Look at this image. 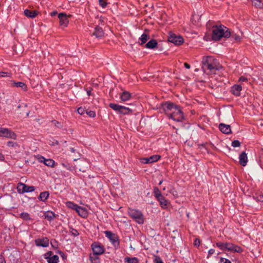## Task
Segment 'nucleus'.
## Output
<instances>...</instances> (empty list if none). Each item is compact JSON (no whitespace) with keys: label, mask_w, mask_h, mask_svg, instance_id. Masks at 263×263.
<instances>
[{"label":"nucleus","mask_w":263,"mask_h":263,"mask_svg":"<svg viewBox=\"0 0 263 263\" xmlns=\"http://www.w3.org/2000/svg\"><path fill=\"white\" fill-rule=\"evenodd\" d=\"M202 64V68L203 71L206 72L207 70H209V72H207L208 74L215 73L216 70L221 68L217 60L211 56L203 57Z\"/></svg>","instance_id":"nucleus-1"},{"label":"nucleus","mask_w":263,"mask_h":263,"mask_svg":"<svg viewBox=\"0 0 263 263\" xmlns=\"http://www.w3.org/2000/svg\"><path fill=\"white\" fill-rule=\"evenodd\" d=\"M230 36L229 29L224 25H215L213 27L212 38L213 41H218L222 37L228 38Z\"/></svg>","instance_id":"nucleus-2"},{"label":"nucleus","mask_w":263,"mask_h":263,"mask_svg":"<svg viewBox=\"0 0 263 263\" xmlns=\"http://www.w3.org/2000/svg\"><path fill=\"white\" fill-rule=\"evenodd\" d=\"M127 213L129 216L139 224H143L144 223V216L140 211L132 208H128Z\"/></svg>","instance_id":"nucleus-3"},{"label":"nucleus","mask_w":263,"mask_h":263,"mask_svg":"<svg viewBox=\"0 0 263 263\" xmlns=\"http://www.w3.org/2000/svg\"><path fill=\"white\" fill-rule=\"evenodd\" d=\"M109 106L113 110L122 115H127L134 111V110L129 107L120 105L117 104L110 103Z\"/></svg>","instance_id":"nucleus-4"},{"label":"nucleus","mask_w":263,"mask_h":263,"mask_svg":"<svg viewBox=\"0 0 263 263\" xmlns=\"http://www.w3.org/2000/svg\"><path fill=\"white\" fill-rule=\"evenodd\" d=\"M168 117L177 122L182 121L183 119V113L178 106L174 108V110L170 113Z\"/></svg>","instance_id":"nucleus-5"},{"label":"nucleus","mask_w":263,"mask_h":263,"mask_svg":"<svg viewBox=\"0 0 263 263\" xmlns=\"http://www.w3.org/2000/svg\"><path fill=\"white\" fill-rule=\"evenodd\" d=\"M105 236L108 238L113 246L117 248L119 246V239L118 236L110 231H105Z\"/></svg>","instance_id":"nucleus-6"},{"label":"nucleus","mask_w":263,"mask_h":263,"mask_svg":"<svg viewBox=\"0 0 263 263\" xmlns=\"http://www.w3.org/2000/svg\"><path fill=\"white\" fill-rule=\"evenodd\" d=\"M91 249L93 251V254L95 255H101L104 253L105 248L104 246L98 242H95L92 243L91 246Z\"/></svg>","instance_id":"nucleus-7"},{"label":"nucleus","mask_w":263,"mask_h":263,"mask_svg":"<svg viewBox=\"0 0 263 263\" xmlns=\"http://www.w3.org/2000/svg\"><path fill=\"white\" fill-rule=\"evenodd\" d=\"M0 137H4L12 139L16 138V134L7 128H0Z\"/></svg>","instance_id":"nucleus-8"},{"label":"nucleus","mask_w":263,"mask_h":263,"mask_svg":"<svg viewBox=\"0 0 263 263\" xmlns=\"http://www.w3.org/2000/svg\"><path fill=\"white\" fill-rule=\"evenodd\" d=\"M168 41L176 45H180L183 42V39L181 36H177L175 34L170 33L168 37Z\"/></svg>","instance_id":"nucleus-9"},{"label":"nucleus","mask_w":263,"mask_h":263,"mask_svg":"<svg viewBox=\"0 0 263 263\" xmlns=\"http://www.w3.org/2000/svg\"><path fill=\"white\" fill-rule=\"evenodd\" d=\"M18 192L21 193L33 192L35 187L33 186H28L23 183H20L17 186Z\"/></svg>","instance_id":"nucleus-10"},{"label":"nucleus","mask_w":263,"mask_h":263,"mask_svg":"<svg viewBox=\"0 0 263 263\" xmlns=\"http://www.w3.org/2000/svg\"><path fill=\"white\" fill-rule=\"evenodd\" d=\"M60 25L62 27H66L69 23L67 15L64 13H60L58 14Z\"/></svg>","instance_id":"nucleus-11"},{"label":"nucleus","mask_w":263,"mask_h":263,"mask_svg":"<svg viewBox=\"0 0 263 263\" xmlns=\"http://www.w3.org/2000/svg\"><path fill=\"white\" fill-rule=\"evenodd\" d=\"M160 159V156L158 155L152 156L148 158H143L141 159V162L143 164H149L157 162Z\"/></svg>","instance_id":"nucleus-12"},{"label":"nucleus","mask_w":263,"mask_h":263,"mask_svg":"<svg viewBox=\"0 0 263 263\" xmlns=\"http://www.w3.org/2000/svg\"><path fill=\"white\" fill-rule=\"evenodd\" d=\"M45 256L48 263H58L59 261V256L57 255H52V253L51 251L46 253Z\"/></svg>","instance_id":"nucleus-13"},{"label":"nucleus","mask_w":263,"mask_h":263,"mask_svg":"<svg viewBox=\"0 0 263 263\" xmlns=\"http://www.w3.org/2000/svg\"><path fill=\"white\" fill-rule=\"evenodd\" d=\"M35 243L39 247H47L49 246V240L47 237L38 238L35 240Z\"/></svg>","instance_id":"nucleus-14"},{"label":"nucleus","mask_w":263,"mask_h":263,"mask_svg":"<svg viewBox=\"0 0 263 263\" xmlns=\"http://www.w3.org/2000/svg\"><path fill=\"white\" fill-rule=\"evenodd\" d=\"M176 106H177L175 105V104L172 103H165L162 104V108L168 117L170 114L168 111L172 110H174V108Z\"/></svg>","instance_id":"nucleus-15"},{"label":"nucleus","mask_w":263,"mask_h":263,"mask_svg":"<svg viewBox=\"0 0 263 263\" xmlns=\"http://www.w3.org/2000/svg\"><path fill=\"white\" fill-rule=\"evenodd\" d=\"M39 160L40 162H43L45 165L48 166L53 167L55 164L54 161L51 159H46L43 156L39 158Z\"/></svg>","instance_id":"nucleus-16"},{"label":"nucleus","mask_w":263,"mask_h":263,"mask_svg":"<svg viewBox=\"0 0 263 263\" xmlns=\"http://www.w3.org/2000/svg\"><path fill=\"white\" fill-rule=\"evenodd\" d=\"M219 129L222 133L225 134H229L231 133V126L228 124L220 123L219 125Z\"/></svg>","instance_id":"nucleus-17"},{"label":"nucleus","mask_w":263,"mask_h":263,"mask_svg":"<svg viewBox=\"0 0 263 263\" xmlns=\"http://www.w3.org/2000/svg\"><path fill=\"white\" fill-rule=\"evenodd\" d=\"M77 213L80 215L81 217L83 218H86L87 217L88 212L85 208L78 206L77 209H76Z\"/></svg>","instance_id":"nucleus-18"},{"label":"nucleus","mask_w":263,"mask_h":263,"mask_svg":"<svg viewBox=\"0 0 263 263\" xmlns=\"http://www.w3.org/2000/svg\"><path fill=\"white\" fill-rule=\"evenodd\" d=\"M104 33L102 28L96 26L92 35L96 36L97 38H101L104 36Z\"/></svg>","instance_id":"nucleus-19"},{"label":"nucleus","mask_w":263,"mask_h":263,"mask_svg":"<svg viewBox=\"0 0 263 263\" xmlns=\"http://www.w3.org/2000/svg\"><path fill=\"white\" fill-rule=\"evenodd\" d=\"M24 13L27 17L33 18L36 17L39 12L36 10L31 11L29 9H25L24 11Z\"/></svg>","instance_id":"nucleus-20"},{"label":"nucleus","mask_w":263,"mask_h":263,"mask_svg":"<svg viewBox=\"0 0 263 263\" xmlns=\"http://www.w3.org/2000/svg\"><path fill=\"white\" fill-rule=\"evenodd\" d=\"M239 163L242 166H246L248 162L247 154L243 152L240 154L239 157Z\"/></svg>","instance_id":"nucleus-21"},{"label":"nucleus","mask_w":263,"mask_h":263,"mask_svg":"<svg viewBox=\"0 0 263 263\" xmlns=\"http://www.w3.org/2000/svg\"><path fill=\"white\" fill-rule=\"evenodd\" d=\"M229 246V248H228V251H232L233 252H238V253H240L241 252H242V249L238 246H236L234 244H233V243H229V245H228Z\"/></svg>","instance_id":"nucleus-22"},{"label":"nucleus","mask_w":263,"mask_h":263,"mask_svg":"<svg viewBox=\"0 0 263 263\" xmlns=\"http://www.w3.org/2000/svg\"><path fill=\"white\" fill-rule=\"evenodd\" d=\"M157 200L159 201L160 205L162 209H166L167 208L170 202L163 196L158 198Z\"/></svg>","instance_id":"nucleus-23"},{"label":"nucleus","mask_w":263,"mask_h":263,"mask_svg":"<svg viewBox=\"0 0 263 263\" xmlns=\"http://www.w3.org/2000/svg\"><path fill=\"white\" fill-rule=\"evenodd\" d=\"M242 90V87L240 85H234L232 87V92L235 96H239L240 91Z\"/></svg>","instance_id":"nucleus-24"},{"label":"nucleus","mask_w":263,"mask_h":263,"mask_svg":"<svg viewBox=\"0 0 263 263\" xmlns=\"http://www.w3.org/2000/svg\"><path fill=\"white\" fill-rule=\"evenodd\" d=\"M12 86L21 88L25 91L27 90V85L24 83L21 82H15L14 81H12Z\"/></svg>","instance_id":"nucleus-25"},{"label":"nucleus","mask_w":263,"mask_h":263,"mask_svg":"<svg viewBox=\"0 0 263 263\" xmlns=\"http://www.w3.org/2000/svg\"><path fill=\"white\" fill-rule=\"evenodd\" d=\"M131 97L132 94L127 91H123L120 95V99L123 102L129 100Z\"/></svg>","instance_id":"nucleus-26"},{"label":"nucleus","mask_w":263,"mask_h":263,"mask_svg":"<svg viewBox=\"0 0 263 263\" xmlns=\"http://www.w3.org/2000/svg\"><path fill=\"white\" fill-rule=\"evenodd\" d=\"M43 216L44 217L45 219H46L49 221H51L54 218L55 215L53 212L48 211L44 213Z\"/></svg>","instance_id":"nucleus-27"},{"label":"nucleus","mask_w":263,"mask_h":263,"mask_svg":"<svg viewBox=\"0 0 263 263\" xmlns=\"http://www.w3.org/2000/svg\"><path fill=\"white\" fill-rule=\"evenodd\" d=\"M158 43L156 40H150L145 45V47L148 49H154L157 45Z\"/></svg>","instance_id":"nucleus-28"},{"label":"nucleus","mask_w":263,"mask_h":263,"mask_svg":"<svg viewBox=\"0 0 263 263\" xmlns=\"http://www.w3.org/2000/svg\"><path fill=\"white\" fill-rule=\"evenodd\" d=\"M49 193L48 191L43 192L40 193L38 199L43 202H45L49 197Z\"/></svg>","instance_id":"nucleus-29"},{"label":"nucleus","mask_w":263,"mask_h":263,"mask_svg":"<svg viewBox=\"0 0 263 263\" xmlns=\"http://www.w3.org/2000/svg\"><path fill=\"white\" fill-rule=\"evenodd\" d=\"M148 39H149V35L146 33H144L139 38V40L141 42V43H140V45H142L144 44L148 41Z\"/></svg>","instance_id":"nucleus-30"},{"label":"nucleus","mask_w":263,"mask_h":263,"mask_svg":"<svg viewBox=\"0 0 263 263\" xmlns=\"http://www.w3.org/2000/svg\"><path fill=\"white\" fill-rule=\"evenodd\" d=\"M229 243L217 242L216 246L221 250L226 251L228 250Z\"/></svg>","instance_id":"nucleus-31"},{"label":"nucleus","mask_w":263,"mask_h":263,"mask_svg":"<svg viewBox=\"0 0 263 263\" xmlns=\"http://www.w3.org/2000/svg\"><path fill=\"white\" fill-rule=\"evenodd\" d=\"M154 195L155 197V198L158 199L159 198H161L162 197V195L161 194V191L159 190V189L157 187H155L154 188Z\"/></svg>","instance_id":"nucleus-32"},{"label":"nucleus","mask_w":263,"mask_h":263,"mask_svg":"<svg viewBox=\"0 0 263 263\" xmlns=\"http://www.w3.org/2000/svg\"><path fill=\"white\" fill-rule=\"evenodd\" d=\"M253 4L256 7L263 8V0H252Z\"/></svg>","instance_id":"nucleus-33"},{"label":"nucleus","mask_w":263,"mask_h":263,"mask_svg":"<svg viewBox=\"0 0 263 263\" xmlns=\"http://www.w3.org/2000/svg\"><path fill=\"white\" fill-rule=\"evenodd\" d=\"M7 146L9 147L14 148L15 152H17L19 148L17 143L13 141H8L7 142Z\"/></svg>","instance_id":"nucleus-34"},{"label":"nucleus","mask_w":263,"mask_h":263,"mask_svg":"<svg viewBox=\"0 0 263 263\" xmlns=\"http://www.w3.org/2000/svg\"><path fill=\"white\" fill-rule=\"evenodd\" d=\"M124 261L127 263H139V260L136 257H125Z\"/></svg>","instance_id":"nucleus-35"},{"label":"nucleus","mask_w":263,"mask_h":263,"mask_svg":"<svg viewBox=\"0 0 263 263\" xmlns=\"http://www.w3.org/2000/svg\"><path fill=\"white\" fill-rule=\"evenodd\" d=\"M97 255H95L94 254L90 255L89 259L92 263H100L99 258Z\"/></svg>","instance_id":"nucleus-36"},{"label":"nucleus","mask_w":263,"mask_h":263,"mask_svg":"<svg viewBox=\"0 0 263 263\" xmlns=\"http://www.w3.org/2000/svg\"><path fill=\"white\" fill-rule=\"evenodd\" d=\"M66 205L68 208L74 210L75 211H76L77 207L79 206L78 204L71 201L66 202Z\"/></svg>","instance_id":"nucleus-37"},{"label":"nucleus","mask_w":263,"mask_h":263,"mask_svg":"<svg viewBox=\"0 0 263 263\" xmlns=\"http://www.w3.org/2000/svg\"><path fill=\"white\" fill-rule=\"evenodd\" d=\"M20 217L24 220L28 221L31 219L30 215L28 213L23 212L20 214Z\"/></svg>","instance_id":"nucleus-38"},{"label":"nucleus","mask_w":263,"mask_h":263,"mask_svg":"<svg viewBox=\"0 0 263 263\" xmlns=\"http://www.w3.org/2000/svg\"><path fill=\"white\" fill-rule=\"evenodd\" d=\"M99 5L103 8L106 7L108 3L107 0H98Z\"/></svg>","instance_id":"nucleus-39"},{"label":"nucleus","mask_w":263,"mask_h":263,"mask_svg":"<svg viewBox=\"0 0 263 263\" xmlns=\"http://www.w3.org/2000/svg\"><path fill=\"white\" fill-rule=\"evenodd\" d=\"M70 233L73 236H77L79 235V233L78 231L73 229V228H70Z\"/></svg>","instance_id":"nucleus-40"},{"label":"nucleus","mask_w":263,"mask_h":263,"mask_svg":"<svg viewBox=\"0 0 263 263\" xmlns=\"http://www.w3.org/2000/svg\"><path fill=\"white\" fill-rule=\"evenodd\" d=\"M154 262L155 263H163V261L159 256H154Z\"/></svg>","instance_id":"nucleus-41"},{"label":"nucleus","mask_w":263,"mask_h":263,"mask_svg":"<svg viewBox=\"0 0 263 263\" xmlns=\"http://www.w3.org/2000/svg\"><path fill=\"white\" fill-rule=\"evenodd\" d=\"M77 111L80 115H83L86 113V110L84 108L80 107L78 109Z\"/></svg>","instance_id":"nucleus-42"},{"label":"nucleus","mask_w":263,"mask_h":263,"mask_svg":"<svg viewBox=\"0 0 263 263\" xmlns=\"http://www.w3.org/2000/svg\"><path fill=\"white\" fill-rule=\"evenodd\" d=\"M52 123L58 128H61L62 127L61 123L56 120H52Z\"/></svg>","instance_id":"nucleus-43"},{"label":"nucleus","mask_w":263,"mask_h":263,"mask_svg":"<svg viewBox=\"0 0 263 263\" xmlns=\"http://www.w3.org/2000/svg\"><path fill=\"white\" fill-rule=\"evenodd\" d=\"M240 145V142L238 140H234L232 142V146L234 147H239Z\"/></svg>","instance_id":"nucleus-44"},{"label":"nucleus","mask_w":263,"mask_h":263,"mask_svg":"<svg viewBox=\"0 0 263 263\" xmlns=\"http://www.w3.org/2000/svg\"><path fill=\"white\" fill-rule=\"evenodd\" d=\"M86 114L89 116L90 117L93 118L96 116V112L93 111H86Z\"/></svg>","instance_id":"nucleus-45"},{"label":"nucleus","mask_w":263,"mask_h":263,"mask_svg":"<svg viewBox=\"0 0 263 263\" xmlns=\"http://www.w3.org/2000/svg\"><path fill=\"white\" fill-rule=\"evenodd\" d=\"M231 36L235 40V41H240L241 40V37L239 35H237L236 34H231Z\"/></svg>","instance_id":"nucleus-46"},{"label":"nucleus","mask_w":263,"mask_h":263,"mask_svg":"<svg viewBox=\"0 0 263 263\" xmlns=\"http://www.w3.org/2000/svg\"><path fill=\"white\" fill-rule=\"evenodd\" d=\"M220 263H231V261L228 259L221 257L220 259Z\"/></svg>","instance_id":"nucleus-47"},{"label":"nucleus","mask_w":263,"mask_h":263,"mask_svg":"<svg viewBox=\"0 0 263 263\" xmlns=\"http://www.w3.org/2000/svg\"><path fill=\"white\" fill-rule=\"evenodd\" d=\"M200 240L198 238H196L194 242V246L198 247L200 246Z\"/></svg>","instance_id":"nucleus-48"},{"label":"nucleus","mask_w":263,"mask_h":263,"mask_svg":"<svg viewBox=\"0 0 263 263\" xmlns=\"http://www.w3.org/2000/svg\"><path fill=\"white\" fill-rule=\"evenodd\" d=\"M1 74L0 77H9V73L6 72H1Z\"/></svg>","instance_id":"nucleus-49"},{"label":"nucleus","mask_w":263,"mask_h":263,"mask_svg":"<svg viewBox=\"0 0 263 263\" xmlns=\"http://www.w3.org/2000/svg\"><path fill=\"white\" fill-rule=\"evenodd\" d=\"M0 263H6L5 259L1 254H0Z\"/></svg>","instance_id":"nucleus-50"},{"label":"nucleus","mask_w":263,"mask_h":263,"mask_svg":"<svg viewBox=\"0 0 263 263\" xmlns=\"http://www.w3.org/2000/svg\"><path fill=\"white\" fill-rule=\"evenodd\" d=\"M247 81V79L244 77H241L239 79V81L240 82H246Z\"/></svg>","instance_id":"nucleus-51"},{"label":"nucleus","mask_w":263,"mask_h":263,"mask_svg":"<svg viewBox=\"0 0 263 263\" xmlns=\"http://www.w3.org/2000/svg\"><path fill=\"white\" fill-rule=\"evenodd\" d=\"M214 252H215V250L214 249H211L209 250L208 251L209 256L213 254L214 253Z\"/></svg>","instance_id":"nucleus-52"},{"label":"nucleus","mask_w":263,"mask_h":263,"mask_svg":"<svg viewBox=\"0 0 263 263\" xmlns=\"http://www.w3.org/2000/svg\"><path fill=\"white\" fill-rule=\"evenodd\" d=\"M57 14H58L57 11H52V12H51L50 13V15H51V16H55Z\"/></svg>","instance_id":"nucleus-53"},{"label":"nucleus","mask_w":263,"mask_h":263,"mask_svg":"<svg viewBox=\"0 0 263 263\" xmlns=\"http://www.w3.org/2000/svg\"><path fill=\"white\" fill-rule=\"evenodd\" d=\"M91 90H92V88H89V89L86 90L87 94L88 96H90L91 95Z\"/></svg>","instance_id":"nucleus-54"},{"label":"nucleus","mask_w":263,"mask_h":263,"mask_svg":"<svg viewBox=\"0 0 263 263\" xmlns=\"http://www.w3.org/2000/svg\"><path fill=\"white\" fill-rule=\"evenodd\" d=\"M184 67H185L186 68H187V69H190V67H191L190 65L189 64H187V63H185L184 64Z\"/></svg>","instance_id":"nucleus-55"},{"label":"nucleus","mask_w":263,"mask_h":263,"mask_svg":"<svg viewBox=\"0 0 263 263\" xmlns=\"http://www.w3.org/2000/svg\"><path fill=\"white\" fill-rule=\"evenodd\" d=\"M70 151H71V152H72V153L75 152V149H74V148L71 147V148H70Z\"/></svg>","instance_id":"nucleus-56"},{"label":"nucleus","mask_w":263,"mask_h":263,"mask_svg":"<svg viewBox=\"0 0 263 263\" xmlns=\"http://www.w3.org/2000/svg\"><path fill=\"white\" fill-rule=\"evenodd\" d=\"M62 165L65 168H67V169H69V168L68 167V166L64 163H62Z\"/></svg>","instance_id":"nucleus-57"},{"label":"nucleus","mask_w":263,"mask_h":263,"mask_svg":"<svg viewBox=\"0 0 263 263\" xmlns=\"http://www.w3.org/2000/svg\"><path fill=\"white\" fill-rule=\"evenodd\" d=\"M4 158V157L2 154L0 153V160H2Z\"/></svg>","instance_id":"nucleus-58"},{"label":"nucleus","mask_w":263,"mask_h":263,"mask_svg":"<svg viewBox=\"0 0 263 263\" xmlns=\"http://www.w3.org/2000/svg\"><path fill=\"white\" fill-rule=\"evenodd\" d=\"M162 183V180L160 181L159 183V184L160 185Z\"/></svg>","instance_id":"nucleus-59"},{"label":"nucleus","mask_w":263,"mask_h":263,"mask_svg":"<svg viewBox=\"0 0 263 263\" xmlns=\"http://www.w3.org/2000/svg\"><path fill=\"white\" fill-rule=\"evenodd\" d=\"M259 200H261V201H263V199H262L261 197H260V198L259 199Z\"/></svg>","instance_id":"nucleus-60"}]
</instances>
